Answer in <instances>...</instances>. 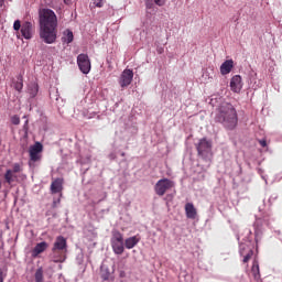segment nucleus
<instances>
[{"label":"nucleus","instance_id":"nucleus-14","mask_svg":"<svg viewBox=\"0 0 282 282\" xmlns=\"http://www.w3.org/2000/svg\"><path fill=\"white\" fill-rule=\"evenodd\" d=\"M232 67H235V61L227 59L220 65V74L226 76L232 72Z\"/></svg>","mask_w":282,"mask_h":282},{"label":"nucleus","instance_id":"nucleus-5","mask_svg":"<svg viewBox=\"0 0 282 282\" xmlns=\"http://www.w3.org/2000/svg\"><path fill=\"white\" fill-rule=\"evenodd\" d=\"M171 188H175V182L169 178L159 180L154 186V191L159 197H164L166 191H171Z\"/></svg>","mask_w":282,"mask_h":282},{"label":"nucleus","instance_id":"nucleus-1","mask_svg":"<svg viewBox=\"0 0 282 282\" xmlns=\"http://www.w3.org/2000/svg\"><path fill=\"white\" fill-rule=\"evenodd\" d=\"M40 17V39L47 45L56 43L58 37V17L52 9H41Z\"/></svg>","mask_w":282,"mask_h":282},{"label":"nucleus","instance_id":"nucleus-18","mask_svg":"<svg viewBox=\"0 0 282 282\" xmlns=\"http://www.w3.org/2000/svg\"><path fill=\"white\" fill-rule=\"evenodd\" d=\"M138 243H140V238L138 236H132L124 240V246L128 250L135 248V246H138Z\"/></svg>","mask_w":282,"mask_h":282},{"label":"nucleus","instance_id":"nucleus-19","mask_svg":"<svg viewBox=\"0 0 282 282\" xmlns=\"http://www.w3.org/2000/svg\"><path fill=\"white\" fill-rule=\"evenodd\" d=\"M251 272L253 274V279L259 281L261 279V271L259 270V260L254 259L251 268Z\"/></svg>","mask_w":282,"mask_h":282},{"label":"nucleus","instance_id":"nucleus-6","mask_svg":"<svg viewBox=\"0 0 282 282\" xmlns=\"http://www.w3.org/2000/svg\"><path fill=\"white\" fill-rule=\"evenodd\" d=\"M77 65L82 74H89L91 72V61L89 55L82 53L77 56Z\"/></svg>","mask_w":282,"mask_h":282},{"label":"nucleus","instance_id":"nucleus-31","mask_svg":"<svg viewBox=\"0 0 282 282\" xmlns=\"http://www.w3.org/2000/svg\"><path fill=\"white\" fill-rule=\"evenodd\" d=\"M7 274L3 272V269L0 268V282L6 281Z\"/></svg>","mask_w":282,"mask_h":282},{"label":"nucleus","instance_id":"nucleus-2","mask_svg":"<svg viewBox=\"0 0 282 282\" xmlns=\"http://www.w3.org/2000/svg\"><path fill=\"white\" fill-rule=\"evenodd\" d=\"M215 122H219L224 126L225 129H229L232 131L239 122V118L237 116V109L235 106L229 102H223L216 109V115L214 117Z\"/></svg>","mask_w":282,"mask_h":282},{"label":"nucleus","instance_id":"nucleus-4","mask_svg":"<svg viewBox=\"0 0 282 282\" xmlns=\"http://www.w3.org/2000/svg\"><path fill=\"white\" fill-rule=\"evenodd\" d=\"M110 243L115 254H122L124 252V236L119 230H112Z\"/></svg>","mask_w":282,"mask_h":282},{"label":"nucleus","instance_id":"nucleus-23","mask_svg":"<svg viewBox=\"0 0 282 282\" xmlns=\"http://www.w3.org/2000/svg\"><path fill=\"white\" fill-rule=\"evenodd\" d=\"M14 89L21 91L23 89V76L18 77V82L14 83Z\"/></svg>","mask_w":282,"mask_h":282},{"label":"nucleus","instance_id":"nucleus-29","mask_svg":"<svg viewBox=\"0 0 282 282\" xmlns=\"http://www.w3.org/2000/svg\"><path fill=\"white\" fill-rule=\"evenodd\" d=\"M11 122L12 124H21V118H19V116L14 115L13 117H11Z\"/></svg>","mask_w":282,"mask_h":282},{"label":"nucleus","instance_id":"nucleus-3","mask_svg":"<svg viewBox=\"0 0 282 282\" xmlns=\"http://www.w3.org/2000/svg\"><path fill=\"white\" fill-rule=\"evenodd\" d=\"M54 263H65L67 259V239L63 236H58L52 248Z\"/></svg>","mask_w":282,"mask_h":282},{"label":"nucleus","instance_id":"nucleus-38","mask_svg":"<svg viewBox=\"0 0 282 282\" xmlns=\"http://www.w3.org/2000/svg\"><path fill=\"white\" fill-rule=\"evenodd\" d=\"M0 189H1V181H0Z\"/></svg>","mask_w":282,"mask_h":282},{"label":"nucleus","instance_id":"nucleus-10","mask_svg":"<svg viewBox=\"0 0 282 282\" xmlns=\"http://www.w3.org/2000/svg\"><path fill=\"white\" fill-rule=\"evenodd\" d=\"M213 145L210 144V141L206 140V138L200 139L198 144L196 145L198 155L204 158V155H206V153L210 151Z\"/></svg>","mask_w":282,"mask_h":282},{"label":"nucleus","instance_id":"nucleus-15","mask_svg":"<svg viewBox=\"0 0 282 282\" xmlns=\"http://www.w3.org/2000/svg\"><path fill=\"white\" fill-rule=\"evenodd\" d=\"M240 257H242V263H249L250 259L254 257V251L250 248L243 247L240 249Z\"/></svg>","mask_w":282,"mask_h":282},{"label":"nucleus","instance_id":"nucleus-8","mask_svg":"<svg viewBox=\"0 0 282 282\" xmlns=\"http://www.w3.org/2000/svg\"><path fill=\"white\" fill-rule=\"evenodd\" d=\"M133 83V70L131 69H124L119 78V85L122 89L126 87H129Z\"/></svg>","mask_w":282,"mask_h":282},{"label":"nucleus","instance_id":"nucleus-22","mask_svg":"<svg viewBox=\"0 0 282 282\" xmlns=\"http://www.w3.org/2000/svg\"><path fill=\"white\" fill-rule=\"evenodd\" d=\"M31 98L36 97V94H39V84H32L29 88Z\"/></svg>","mask_w":282,"mask_h":282},{"label":"nucleus","instance_id":"nucleus-13","mask_svg":"<svg viewBox=\"0 0 282 282\" xmlns=\"http://www.w3.org/2000/svg\"><path fill=\"white\" fill-rule=\"evenodd\" d=\"M47 248H50V245L45 241L39 242L32 250L31 254L33 257V259H36V257H39V254H43V252H45V250H47Z\"/></svg>","mask_w":282,"mask_h":282},{"label":"nucleus","instance_id":"nucleus-25","mask_svg":"<svg viewBox=\"0 0 282 282\" xmlns=\"http://www.w3.org/2000/svg\"><path fill=\"white\" fill-rule=\"evenodd\" d=\"M21 171H23V167H21L20 163H14L13 164V169L11 170L12 173H21Z\"/></svg>","mask_w":282,"mask_h":282},{"label":"nucleus","instance_id":"nucleus-32","mask_svg":"<svg viewBox=\"0 0 282 282\" xmlns=\"http://www.w3.org/2000/svg\"><path fill=\"white\" fill-rule=\"evenodd\" d=\"M61 204V198H57V200H53V208H56Z\"/></svg>","mask_w":282,"mask_h":282},{"label":"nucleus","instance_id":"nucleus-27","mask_svg":"<svg viewBox=\"0 0 282 282\" xmlns=\"http://www.w3.org/2000/svg\"><path fill=\"white\" fill-rule=\"evenodd\" d=\"M155 8V4L153 3V0H145V9L147 10H153Z\"/></svg>","mask_w":282,"mask_h":282},{"label":"nucleus","instance_id":"nucleus-12","mask_svg":"<svg viewBox=\"0 0 282 282\" xmlns=\"http://www.w3.org/2000/svg\"><path fill=\"white\" fill-rule=\"evenodd\" d=\"M63 184H64V180L61 177H57L55 180L52 181L51 183V193L52 195H56V193H63Z\"/></svg>","mask_w":282,"mask_h":282},{"label":"nucleus","instance_id":"nucleus-34","mask_svg":"<svg viewBox=\"0 0 282 282\" xmlns=\"http://www.w3.org/2000/svg\"><path fill=\"white\" fill-rule=\"evenodd\" d=\"M66 6L72 4V0H63Z\"/></svg>","mask_w":282,"mask_h":282},{"label":"nucleus","instance_id":"nucleus-7","mask_svg":"<svg viewBox=\"0 0 282 282\" xmlns=\"http://www.w3.org/2000/svg\"><path fill=\"white\" fill-rule=\"evenodd\" d=\"M43 144L41 142H35L34 145H31L29 149L30 162H41L43 158Z\"/></svg>","mask_w":282,"mask_h":282},{"label":"nucleus","instance_id":"nucleus-28","mask_svg":"<svg viewBox=\"0 0 282 282\" xmlns=\"http://www.w3.org/2000/svg\"><path fill=\"white\" fill-rule=\"evenodd\" d=\"M95 8H102L105 6V0H93Z\"/></svg>","mask_w":282,"mask_h":282},{"label":"nucleus","instance_id":"nucleus-35","mask_svg":"<svg viewBox=\"0 0 282 282\" xmlns=\"http://www.w3.org/2000/svg\"><path fill=\"white\" fill-rule=\"evenodd\" d=\"M163 52H164V48H159V50H158V53H159V54H162Z\"/></svg>","mask_w":282,"mask_h":282},{"label":"nucleus","instance_id":"nucleus-17","mask_svg":"<svg viewBox=\"0 0 282 282\" xmlns=\"http://www.w3.org/2000/svg\"><path fill=\"white\" fill-rule=\"evenodd\" d=\"M3 177H4V183L9 184V186L12 185L13 182L19 181V176L14 172H12V170L10 169L6 171Z\"/></svg>","mask_w":282,"mask_h":282},{"label":"nucleus","instance_id":"nucleus-39","mask_svg":"<svg viewBox=\"0 0 282 282\" xmlns=\"http://www.w3.org/2000/svg\"><path fill=\"white\" fill-rule=\"evenodd\" d=\"M120 282H124L123 280H121Z\"/></svg>","mask_w":282,"mask_h":282},{"label":"nucleus","instance_id":"nucleus-26","mask_svg":"<svg viewBox=\"0 0 282 282\" xmlns=\"http://www.w3.org/2000/svg\"><path fill=\"white\" fill-rule=\"evenodd\" d=\"M169 0H153V3L158 6L159 8H163V6H166V2Z\"/></svg>","mask_w":282,"mask_h":282},{"label":"nucleus","instance_id":"nucleus-33","mask_svg":"<svg viewBox=\"0 0 282 282\" xmlns=\"http://www.w3.org/2000/svg\"><path fill=\"white\" fill-rule=\"evenodd\" d=\"M259 144L262 145L263 148L268 147V142L265 140H260Z\"/></svg>","mask_w":282,"mask_h":282},{"label":"nucleus","instance_id":"nucleus-30","mask_svg":"<svg viewBox=\"0 0 282 282\" xmlns=\"http://www.w3.org/2000/svg\"><path fill=\"white\" fill-rule=\"evenodd\" d=\"M22 25H21V21L20 20H15L13 23V30H15V32H19V30H21Z\"/></svg>","mask_w":282,"mask_h":282},{"label":"nucleus","instance_id":"nucleus-24","mask_svg":"<svg viewBox=\"0 0 282 282\" xmlns=\"http://www.w3.org/2000/svg\"><path fill=\"white\" fill-rule=\"evenodd\" d=\"M101 279L102 281H109V279H111V273L109 270L101 271Z\"/></svg>","mask_w":282,"mask_h":282},{"label":"nucleus","instance_id":"nucleus-9","mask_svg":"<svg viewBox=\"0 0 282 282\" xmlns=\"http://www.w3.org/2000/svg\"><path fill=\"white\" fill-rule=\"evenodd\" d=\"M23 39H26V41H30L34 34V24L32 22H23L21 30H20Z\"/></svg>","mask_w":282,"mask_h":282},{"label":"nucleus","instance_id":"nucleus-16","mask_svg":"<svg viewBox=\"0 0 282 282\" xmlns=\"http://www.w3.org/2000/svg\"><path fill=\"white\" fill-rule=\"evenodd\" d=\"M185 215L187 219H195L197 217V209L193 203L185 204Z\"/></svg>","mask_w":282,"mask_h":282},{"label":"nucleus","instance_id":"nucleus-21","mask_svg":"<svg viewBox=\"0 0 282 282\" xmlns=\"http://www.w3.org/2000/svg\"><path fill=\"white\" fill-rule=\"evenodd\" d=\"M34 276H35V282H44V280H43V267H40L39 269H36Z\"/></svg>","mask_w":282,"mask_h":282},{"label":"nucleus","instance_id":"nucleus-11","mask_svg":"<svg viewBox=\"0 0 282 282\" xmlns=\"http://www.w3.org/2000/svg\"><path fill=\"white\" fill-rule=\"evenodd\" d=\"M230 89L234 94H240L241 89H243V82H241V77L239 75H235L230 80Z\"/></svg>","mask_w":282,"mask_h":282},{"label":"nucleus","instance_id":"nucleus-20","mask_svg":"<svg viewBox=\"0 0 282 282\" xmlns=\"http://www.w3.org/2000/svg\"><path fill=\"white\" fill-rule=\"evenodd\" d=\"M63 43H67L69 45V43L74 42V32H72V30L66 29L63 32V37H62Z\"/></svg>","mask_w":282,"mask_h":282},{"label":"nucleus","instance_id":"nucleus-36","mask_svg":"<svg viewBox=\"0 0 282 282\" xmlns=\"http://www.w3.org/2000/svg\"><path fill=\"white\" fill-rule=\"evenodd\" d=\"M120 276H121V279L124 276V272L123 271L120 272Z\"/></svg>","mask_w":282,"mask_h":282},{"label":"nucleus","instance_id":"nucleus-37","mask_svg":"<svg viewBox=\"0 0 282 282\" xmlns=\"http://www.w3.org/2000/svg\"><path fill=\"white\" fill-rule=\"evenodd\" d=\"M6 0H0V6H3Z\"/></svg>","mask_w":282,"mask_h":282}]
</instances>
